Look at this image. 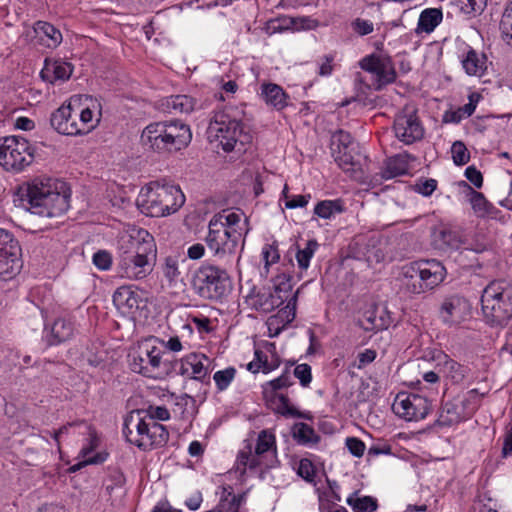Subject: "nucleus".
<instances>
[{"instance_id": "4", "label": "nucleus", "mask_w": 512, "mask_h": 512, "mask_svg": "<svg viewBox=\"0 0 512 512\" xmlns=\"http://www.w3.org/2000/svg\"><path fill=\"white\" fill-rule=\"evenodd\" d=\"M136 203L143 214L164 217L177 212L184 205L185 196L178 185L156 180L141 189Z\"/></svg>"}, {"instance_id": "9", "label": "nucleus", "mask_w": 512, "mask_h": 512, "mask_svg": "<svg viewBox=\"0 0 512 512\" xmlns=\"http://www.w3.org/2000/svg\"><path fill=\"white\" fill-rule=\"evenodd\" d=\"M34 161V149L20 136L0 139V165L7 171H22Z\"/></svg>"}, {"instance_id": "45", "label": "nucleus", "mask_w": 512, "mask_h": 512, "mask_svg": "<svg viewBox=\"0 0 512 512\" xmlns=\"http://www.w3.org/2000/svg\"><path fill=\"white\" fill-rule=\"evenodd\" d=\"M236 375V369L234 367H227L224 370H219L214 373L213 380L216 384L218 391L226 390Z\"/></svg>"}, {"instance_id": "44", "label": "nucleus", "mask_w": 512, "mask_h": 512, "mask_svg": "<svg viewBox=\"0 0 512 512\" xmlns=\"http://www.w3.org/2000/svg\"><path fill=\"white\" fill-rule=\"evenodd\" d=\"M272 449L276 451L275 436L267 430L261 431L258 435L255 447L256 454L263 456L266 452Z\"/></svg>"}, {"instance_id": "41", "label": "nucleus", "mask_w": 512, "mask_h": 512, "mask_svg": "<svg viewBox=\"0 0 512 512\" xmlns=\"http://www.w3.org/2000/svg\"><path fill=\"white\" fill-rule=\"evenodd\" d=\"M500 31L503 41L512 46V1L506 6L501 20Z\"/></svg>"}, {"instance_id": "33", "label": "nucleus", "mask_w": 512, "mask_h": 512, "mask_svg": "<svg viewBox=\"0 0 512 512\" xmlns=\"http://www.w3.org/2000/svg\"><path fill=\"white\" fill-rule=\"evenodd\" d=\"M443 14L439 8H427L419 16L417 32L431 33L442 21Z\"/></svg>"}, {"instance_id": "52", "label": "nucleus", "mask_w": 512, "mask_h": 512, "mask_svg": "<svg viewBox=\"0 0 512 512\" xmlns=\"http://www.w3.org/2000/svg\"><path fill=\"white\" fill-rule=\"evenodd\" d=\"M254 360L248 363L247 369L252 373H258L260 370L264 373V366L268 365V356L261 350L256 349Z\"/></svg>"}, {"instance_id": "8", "label": "nucleus", "mask_w": 512, "mask_h": 512, "mask_svg": "<svg viewBox=\"0 0 512 512\" xmlns=\"http://www.w3.org/2000/svg\"><path fill=\"white\" fill-rule=\"evenodd\" d=\"M230 286L226 270L211 264L200 266L191 278L193 292L205 300H221L229 292Z\"/></svg>"}, {"instance_id": "50", "label": "nucleus", "mask_w": 512, "mask_h": 512, "mask_svg": "<svg viewBox=\"0 0 512 512\" xmlns=\"http://www.w3.org/2000/svg\"><path fill=\"white\" fill-rule=\"evenodd\" d=\"M277 295L283 296V302L288 298L292 290L291 278L285 274L276 277L274 285L271 287Z\"/></svg>"}, {"instance_id": "2", "label": "nucleus", "mask_w": 512, "mask_h": 512, "mask_svg": "<svg viewBox=\"0 0 512 512\" xmlns=\"http://www.w3.org/2000/svg\"><path fill=\"white\" fill-rule=\"evenodd\" d=\"M71 190L63 181L53 179H33L27 184L22 202L27 209L41 217H57L70 207Z\"/></svg>"}, {"instance_id": "54", "label": "nucleus", "mask_w": 512, "mask_h": 512, "mask_svg": "<svg viewBox=\"0 0 512 512\" xmlns=\"http://www.w3.org/2000/svg\"><path fill=\"white\" fill-rule=\"evenodd\" d=\"M294 376L299 379L303 387H308L312 381V373L310 365L303 363L294 368Z\"/></svg>"}, {"instance_id": "21", "label": "nucleus", "mask_w": 512, "mask_h": 512, "mask_svg": "<svg viewBox=\"0 0 512 512\" xmlns=\"http://www.w3.org/2000/svg\"><path fill=\"white\" fill-rule=\"evenodd\" d=\"M432 238L434 246L442 251L458 250L464 243L458 229L445 225L435 228Z\"/></svg>"}, {"instance_id": "1", "label": "nucleus", "mask_w": 512, "mask_h": 512, "mask_svg": "<svg viewBox=\"0 0 512 512\" xmlns=\"http://www.w3.org/2000/svg\"><path fill=\"white\" fill-rule=\"evenodd\" d=\"M117 274L128 280H142L152 271L157 247L154 237L143 228L129 227L117 238Z\"/></svg>"}, {"instance_id": "19", "label": "nucleus", "mask_w": 512, "mask_h": 512, "mask_svg": "<svg viewBox=\"0 0 512 512\" xmlns=\"http://www.w3.org/2000/svg\"><path fill=\"white\" fill-rule=\"evenodd\" d=\"M75 332L74 320L69 316H62L55 319L50 328L45 326L44 338L49 346H54L69 341Z\"/></svg>"}, {"instance_id": "22", "label": "nucleus", "mask_w": 512, "mask_h": 512, "mask_svg": "<svg viewBox=\"0 0 512 512\" xmlns=\"http://www.w3.org/2000/svg\"><path fill=\"white\" fill-rule=\"evenodd\" d=\"M460 62L468 76L481 78L488 69L486 54L478 52L472 47H468L467 51L462 54Z\"/></svg>"}, {"instance_id": "3", "label": "nucleus", "mask_w": 512, "mask_h": 512, "mask_svg": "<svg viewBox=\"0 0 512 512\" xmlns=\"http://www.w3.org/2000/svg\"><path fill=\"white\" fill-rule=\"evenodd\" d=\"M191 139L190 127L179 120L150 123L141 134V143L144 147L163 155L185 149Z\"/></svg>"}, {"instance_id": "55", "label": "nucleus", "mask_w": 512, "mask_h": 512, "mask_svg": "<svg viewBox=\"0 0 512 512\" xmlns=\"http://www.w3.org/2000/svg\"><path fill=\"white\" fill-rule=\"evenodd\" d=\"M93 264L100 270H108L112 265V256L106 250H99L93 255Z\"/></svg>"}, {"instance_id": "46", "label": "nucleus", "mask_w": 512, "mask_h": 512, "mask_svg": "<svg viewBox=\"0 0 512 512\" xmlns=\"http://www.w3.org/2000/svg\"><path fill=\"white\" fill-rule=\"evenodd\" d=\"M21 248L13 235L5 229L0 228V253H20Z\"/></svg>"}, {"instance_id": "6", "label": "nucleus", "mask_w": 512, "mask_h": 512, "mask_svg": "<svg viewBox=\"0 0 512 512\" xmlns=\"http://www.w3.org/2000/svg\"><path fill=\"white\" fill-rule=\"evenodd\" d=\"M446 274V268L440 261L422 259L402 268V283L409 293L419 295L440 285Z\"/></svg>"}, {"instance_id": "5", "label": "nucleus", "mask_w": 512, "mask_h": 512, "mask_svg": "<svg viewBox=\"0 0 512 512\" xmlns=\"http://www.w3.org/2000/svg\"><path fill=\"white\" fill-rule=\"evenodd\" d=\"M483 318L491 327H504L512 320V285L505 280H493L482 291Z\"/></svg>"}, {"instance_id": "20", "label": "nucleus", "mask_w": 512, "mask_h": 512, "mask_svg": "<svg viewBox=\"0 0 512 512\" xmlns=\"http://www.w3.org/2000/svg\"><path fill=\"white\" fill-rule=\"evenodd\" d=\"M210 220H216L217 224L224 226L228 231L239 233V239L249 232L248 218L240 209H223Z\"/></svg>"}, {"instance_id": "13", "label": "nucleus", "mask_w": 512, "mask_h": 512, "mask_svg": "<svg viewBox=\"0 0 512 512\" xmlns=\"http://www.w3.org/2000/svg\"><path fill=\"white\" fill-rule=\"evenodd\" d=\"M430 408L428 399L415 393H399L392 405L394 413L407 421L425 418Z\"/></svg>"}, {"instance_id": "62", "label": "nucleus", "mask_w": 512, "mask_h": 512, "mask_svg": "<svg viewBox=\"0 0 512 512\" xmlns=\"http://www.w3.org/2000/svg\"><path fill=\"white\" fill-rule=\"evenodd\" d=\"M311 199L310 194L305 195H292L291 199H288L285 202V207L287 209H295L305 207Z\"/></svg>"}, {"instance_id": "10", "label": "nucleus", "mask_w": 512, "mask_h": 512, "mask_svg": "<svg viewBox=\"0 0 512 512\" xmlns=\"http://www.w3.org/2000/svg\"><path fill=\"white\" fill-rule=\"evenodd\" d=\"M240 240L239 233L228 231L224 226L217 224L216 220L209 221L208 234L205 241L214 257L219 260H226L232 257L236 253Z\"/></svg>"}, {"instance_id": "24", "label": "nucleus", "mask_w": 512, "mask_h": 512, "mask_svg": "<svg viewBox=\"0 0 512 512\" xmlns=\"http://www.w3.org/2000/svg\"><path fill=\"white\" fill-rule=\"evenodd\" d=\"M35 43L47 48H56L62 42L61 32L51 23L36 21L33 25Z\"/></svg>"}, {"instance_id": "30", "label": "nucleus", "mask_w": 512, "mask_h": 512, "mask_svg": "<svg viewBox=\"0 0 512 512\" xmlns=\"http://www.w3.org/2000/svg\"><path fill=\"white\" fill-rule=\"evenodd\" d=\"M261 96L266 104L273 106L277 110H282L288 103V96L281 86L268 83L262 85Z\"/></svg>"}, {"instance_id": "28", "label": "nucleus", "mask_w": 512, "mask_h": 512, "mask_svg": "<svg viewBox=\"0 0 512 512\" xmlns=\"http://www.w3.org/2000/svg\"><path fill=\"white\" fill-rule=\"evenodd\" d=\"M73 72V67L70 63L63 60H45V66L41 71V76L44 80L54 83L57 80H68Z\"/></svg>"}, {"instance_id": "27", "label": "nucleus", "mask_w": 512, "mask_h": 512, "mask_svg": "<svg viewBox=\"0 0 512 512\" xmlns=\"http://www.w3.org/2000/svg\"><path fill=\"white\" fill-rule=\"evenodd\" d=\"M413 160H415V158L407 152L390 157L385 162V167L381 171V177L383 179H392L407 174L409 171V162Z\"/></svg>"}, {"instance_id": "53", "label": "nucleus", "mask_w": 512, "mask_h": 512, "mask_svg": "<svg viewBox=\"0 0 512 512\" xmlns=\"http://www.w3.org/2000/svg\"><path fill=\"white\" fill-rule=\"evenodd\" d=\"M351 29L359 36H365L373 32L374 25L370 20L356 18L351 22Z\"/></svg>"}, {"instance_id": "25", "label": "nucleus", "mask_w": 512, "mask_h": 512, "mask_svg": "<svg viewBox=\"0 0 512 512\" xmlns=\"http://www.w3.org/2000/svg\"><path fill=\"white\" fill-rule=\"evenodd\" d=\"M467 400L448 401L443 404L437 423L440 426L450 427L466 418L465 407Z\"/></svg>"}, {"instance_id": "56", "label": "nucleus", "mask_w": 512, "mask_h": 512, "mask_svg": "<svg viewBox=\"0 0 512 512\" xmlns=\"http://www.w3.org/2000/svg\"><path fill=\"white\" fill-rule=\"evenodd\" d=\"M76 427H83L84 429H89V424L84 420H76L72 422H68L67 424L60 427L58 430H55L53 433V438L59 444V439L69 433L70 429Z\"/></svg>"}, {"instance_id": "15", "label": "nucleus", "mask_w": 512, "mask_h": 512, "mask_svg": "<svg viewBox=\"0 0 512 512\" xmlns=\"http://www.w3.org/2000/svg\"><path fill=\"white\" fill-rule=\"evenodd\" d=\"M246 302L256 311L269 313L283 304V296L275 294L270 286L253 287L246 296Z\"/></svg>"}, {"instance_id": "12", "label": "nucleus", "mask_w": 512, "mask_h": 512, "mask_svg": "<svg viewBox=\"0 0 512 512\" xmlns=\"http://www.w3.org/2000/svg\"><path fill=\"white\" fill-rule=\"evenodd\" d=\"M165 354L160 347L145 342L132 355L130 368L145 377L157 378L162 374V358Z\"/></svg>"}, {"instance_id": "48", "label": "nucleus", "mask_w": 512, "mask_h": 512, "mask_svg": "<svg viewBox=\"0 0 512 512\" xmlns=\"http://www.w3.org/2000/svg\"><path fill=\"white\" fill-rule=\"evenodd\" d=\"M452 159L455 165H465L470 160V154L465 144L461 141H455L451 147Z\"/></svg>"}, {"instance_id": "16", "label": "nucleus", "mask_w": 512, "mask_h": 512, "mask_svg": "<svg viewBox=\"0 0 512 512\" xmlns=\"http://www.w3.org/2000/svg\"><path fill=\"white\" fill-rule=\"evenodd\" d=\"M338 166L352 179L362 182L365 178L364 162L366 157L357 148L343 150L332 154Z\"/></svg>"}, {"instance_id": "64", "label": "nucleus", "mask_w": 512, "mask_h": 512, "mask_svg": "<svg viewBox=\"0 0 512 512\" xmlns=\"http://www.w3.org/2000/svg\"><path fill=\"white\" fill-rule=\"evenodd\" d=\"M465 177L476 187L481 188L483 185L482 173L475 167L469 166L465 170Z\"/></svg>"}, {"instance_id": "29", "label": "nucleus", "mask_w": 512, "mask_h": 512, "mask_svg": "<svg viewBox=\"0 0 512 512\" xmlns=\"http://www.w3.org/2000/svg\"><path fill=\"white\" fill-rule=\"evenodd\" d=\"M169 437L167 429L155 421L147 422L144 441H140V449L148 450L154 446L164 445Z\"/></svg>"}, {"instance_id": "47", "label": "nucleus", "mask_w": 512, "mask_h": 512, "mask_svg": "<svg viewBox=\"0 0 512 512\" xmlns=\"http://www.w3.org/2000/svg\"><path fill=\"white\" fill-rule=\"evenodd\" d=\"M444 369L447 372L448 376L455 383L461 382L465 378L467 372L466 367L462 366L453 359H447L445 361Z\"/></svg>"}, {"instance_id": "63", "label": "nucleus", "mask_w": 512, "mask_h": 512, "mask_svg": "<svg viewBox=\"0 0 512 512\" xmlns=\"http://www.w3.org/2000/svg\"><path fill=\"white\" fill-rule=\"evenodd\" d=\"M298 474L307 481H312L315 476L314 467L310 460L302 459L299 463Z\"/></svg>"}, {"instance_id": "18", "label": "nucleus", "mask_w": 512, "mask_h": 512, "mask_svg": "<svg viewBox=\"0 0 512 512\" xmlns=\"http://www.w3.org/2000/svg\"><path fill=\"white\" fill-rule=\"evenodd\" d=\"M77 119L78 111L68 103L61 105L51 114L50 124L60 134L76 136L80 131L77 128Z\"/></svg>"}, {"instance_id": "23", "label": "nucleus", "mask_w": 512, "mask_h": 512, "mask_svg": "<svg viewBox=\"0 0 512 512\" xmlns=\"http://www.w3.org/2000/svg\"><path fill=\"white\" fill-rule=\"evenodd\" d=\"M147 422L141 417L140 411L131 412L124 420L123 434L126 440L140 448V441H144Z\"/></svg>"}, {"instance_id": "39", "label": "nucleus", "mask_w": 512, "mask_h": 512, "mask_svg": "<svg viewBox=\"0 0 512 512\" xmlns=\"http://www.w3.org/2000/svg\"><path fill=\"white\" fill-rule=\"evenodd\" d=\"M343 211L340 200H323L316 204L314 214L323 219H329L336 213Z\"/></svg>"}, {"instance_id": "34", "label": "nucleus", "mask_w": 512, "mask_h": 512, "mask_svg": "<svg viewBox=\"0 0 512 512\" xmlns=\"http://www.w3.org/2000/svg\"><path fill=\"white\" fill-rule=\"evenodd\" d=\"M189 359L191 360L190 379L209 384V368L204 364V362L209 361L208 357L204 354L191 353Z\"/></svg>"}, {"instance_id": "35", "label": "nucleus", "mask_w": 512, "mask_h": 512, "mask_svg": "<svg viewBox=\"0 0 512 512\" xmlns=\"http://www.w3.org/2000/svg\"><path fill=\"white\" fill-rule=\"evenodd\" d=\"M161 271L169 287H177L181 282L179 259L177 256L169 255L164 258L161 264Z\"/></svg>"}, {"instance_id": "57", "label": "nucleus", "mask_w": 512, "mask_h": 512, "mask_svg": "<svg viewBox=\"0 0 512 512\" xmlns=\"http://www.w3.org/2000/svg\"><path fill=\"white\" fill-rule=\"evenodd\" d=\"M437 188V181L435 179H420L414 186L416 192L423 196H430Z\"/></svg>"}, {"instance_id": "51", "label": "nucleus", "mask_w": 512, "mask_h": 512, "mask_svg": "<svg viewBox=\"0 0 512 512\" xmlns=\"http://www.w3.org/2000/svg\"><path fill=\"white\" fill-rule=\"evenodd\" d=\"M292 384L293 381L291 379L289 369L287 368L281 376L266 383L265 392H267L268 389H270L271 392H275L277 390L289 387Z\"/></svg>"}, {"instance_id": "36", "label": "nucleus", "mask_w": 512, "mask_h": 512, "mask_svg": "<svg viewBox=\"0 0 512 512\" xmlns=\"http://www.w3.org/2000/svg\"><path fill=\"white\" fill-rule=\"evenodd\" d=\"M353 512H373L377 509V500L371 496H358V492L352 493L346 500Z\"/></svg>"}, {"instance_id": "32", "label": "nucleus", "mask_w": 512, "mask_h": 512, "mask_svg": "<svg viewBox=\"0 0 512 512\" xmlns=\"http://www.w3.org/2000/svg\"><path fill=\"white\" fill-rule=\"evenodd\" d=\"M293 439L299 445L313 446L320 441V436L306 423L297 422L291 428Z\"/></svg>"}, {"instance_id": "11", "label": "nucleus", "mask_w": 512, "mask_h": 512, "mask_svg": "<svg viewBox=\"0 0 512 512\" xmlns=\"http://www.w3.org/2000/svg\"><path fill=\"white\" fill-rule=\"evenodd\" d=\"M360 67L370 75V83L360 79L369 89L381 90L396 79V71L389 57L369 55L360 61Z\"/></svg>"}, {"instance_id": "7", "label": "nucleus", "mask_w": 512, "mask_h": 512, "mask_svg": "<svg viewBox=\"0 0 512 512\" xmlns=\"http://www.w3.org/2000/svg\"><path fill=\"white\" fill-rule=\"evenodd\" d=\"M207 137L210 142H218L225 152L234 150L238 142L244 146L250 141V135L244 132L233 108L214 113L207 128Z\"/></svg>"}, {"instance_id": "37", "label": "nucleus", "mask_w": 512, "mask_h": 512, "mask_svg": "<svg viewBox=\"0 0 512 512\" xmlns=\"http://www.w3.org/2000/svg\"><path fill=\"white\" fill-rule=\"evenodd\" d=\"M330 147L332 154H339L343 150L357 148V144L349 132L339 129L332 134Z\"/></svg>"}, {"instance_id": "43", "label": "nucleus", "mask_w": 512, "mask_h": 512, "mask_svg": "<svg viewBox=\"0 0 512 512\" xmlns=\"http://www.w3.org/2000/svg\"><path fill=\"white\" fill-rule=\"evenodd\" d=\"M318 247L316 240H309L304 249H298L296 260L300 269L306 270L309 267L310 260Z\"/></svg>"}, {"instance_id": "26", "label": "nucleus", "mask_w": 512, "mask_h": 512, "mask_svg": "<svg viewBox=\"0 0 512 512\" xmlns=\"http://www.w3.org/2000/svg\"><path fill=\"white\" fill-rule=\"evenodd\" d=\"M466 307L465 301L458 296H451L441 304L439 316L442 321L451 326L459 323L462 319V311Z\"/></svg>"}, {"instance_id": "17", "label": "nucleus", "mask_w": 512, "mask_h": 512, "mask_svg": "<svg viewBox=\"0 0 512 512\" xmlns=\"http://www.w3.org/2000/svg\"><path fill=\"white\" fill-rule=\"evenodd\" d=\"M143 302L142 297L134 286L124 285L116 289L113 294V303L124 316L135 318Z\"/></svg>"}, {"instance_id": "40", "label": "nucleus", "mask_w": 512, "mask_h": 512, "mask_svg": "<svg viewBox=\"0 0 512 512\" xmlns=\"http://www.w3.org/2000/svg\"><path fill=\"white\" fill-rule=\"evenodd\" d=\"M461 185L467 187L470 190V203L474 212L481 217L488 214L490 204L480 192L473 190L465 181L461 182Z\"/></svg>"}, {"instance_id": "58", "label": "nucleus", "mask_w": 512, "mask_h": 512, "mask_svg": "<svg viewBox=\"0 0 512 512\" xmlns=\"http://www.w3.org/2000/svg\"><path fill=\"white\" fill-rule=\"evenodd\" d=\"M262 257L266 267L278 262L280 255L277 246L274 244H266L262 249Z\"/></svg>"}, {"instance_id": "60", "label": "nucleus", "mask_w": 512, "mask_h": 512, "mask_svg": "<svg viewBox=\"0 0 512 512\" xmlns=\"http://www.w3.org/2000/svg\"><path fill=\"white\" fill-rule=\"evenodd\" d=\"M147 414L151 422L154 420L166 421L170 418V413L168 409L164 406L151 405L147 409Z\"/></svg>"}, {"instance_id": "42", "label": "nucleus", "mask_w": 512, "mask_h": 512, "mask_svg": "<svg viewBox=\"0 0 512 512\" xmlns=\"http://www.w3.org/2000/svg\"><path fill=\"white\" fill-rule=\"evenodd\" d=\"M280 405H279V411L280 413L285 417H292V418H302V419H312V415L310 412H301L295 407L290 405L289 398L284 394H279L278 396Z\"/></svg>"}, {"instance_id": "49", "label": "nucleus", "mask_w": 512, "mask_h": 512, "mask_svg": "<svg viewBox=\"0 0 512 512\" xmlns=\"http://www.w3.org/2000/svg\"><path fill=\"white\" fill-rule=\"evenodd\" d=\"M92 120L93 112L89 108L78 112L77 128L80 130L78 131V135L87 134L95 127Z\"/></svg>"}, {"instance_id": "14", "label": "nucleus", "mask_w": 512, "mask_h": 512, "mask_svg": "<svg viewBox=\"0 0 512 512\" xmlns=\"http://www.w3.org/2000/svg\"><path fill=\"white\" fill-rule=\"evenodd\" d=\"M393 129L395 136L404 144H413L424 136L423 125L416 110L404 108L394 119Z\"/></svg>"}, {"instance_id": "59", "label": "nucleus", "mask_w": 512, "mask_h": 512, "mask_svg": "<svg viewBox=\"0 0 512 512\" xmlns=\"http://www.w3.org/2000/svg\"><path fill=\"white\" fill-rule=\"evenodd\" d=\"M251 456V446H247L245 449L241 450L237 455L236 460V471L240 473V475H244L246 470L248 469V462Z\"/></svg>"}, {"instance_id": "31", "label": "nucleus", "mask_w": 512, "mask_h": 512, "mask_svg": "<svg viewBox=\"0 0 512 512\" xmlns=\"http://www.w3.org/2000/svg\"><path fill=\"white\" fill-rule=\"evenodd\" d=\"M196 100L188 95H172L167 97L163 106L168 113H190L195 109Z\"/></svg>"}, {"instance_id": "61", "label": "nucleus", "mask_w": 512, "mask_h": 512, "mask_svg": "<svg viewBox=\"0 0 512 512\" xmlns=\"http://www.w3.org/2000/svg\"><path fill=\"white\" fill-rule=\"evenodd\" d=\"M346 446L349 452L355 457H361L365 451V444L363 441L356 437H348L346 439Z\"/></svg>"}, {"instance_id": "38", "label": "nucleus", "mask_w": 512, "mask_h": 512, "mask_svg": "<svg viewBox=\"0 0 512 512\" xmlns=\"http://www.w3.org/2000/svg\"><path fill=\"white\" fill-rule=\"evenodd\" d=\"M20 253H0V278L4 280L11 278L19 269Z\"/></svg>"}]
</instances>
